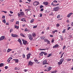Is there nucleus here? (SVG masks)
Here are the masks:
<instances>
[{"label":"nucleus","instance_id":"nucleus-1","mask_svg":"<svg viewBox=\"0 0 73 73\" xmlns=\"http://www.w3.org/2000/svg\"><path fill=\"white\" fill-rule=\"evenodd\" d=\"M64 61V58H61L60 60V61L58 62V64L60 66V65H61L62 64V62H63Z\"/></svg>","mask_w":73,"mask_h":73},{"label":"nucleus","instance_id":"nucleus-2","mask_svg":"<svg viewBox=\"0 0 73 73\" xmlns=\"http://www.w3.org/2000/svg\"><path fill=\"white\" fill-rule=\"evenodd\" d=\"M24 13L23 12H20V14L19 13H18V16L19 17H21V16H24Z\"/></svg>","mask_w":73,"mask_h":73},{"label":"nucleus","instance_id":"nucleus-3","mask_svg":"<svg viewBox=\"0 0 73 73\" xmlns=\"http://www.w3.org/2000/svg\"><path fill=\"white\" fill-rule=\"evenodd\" d=\"M39 4V2H37V1H35L33 3V4L34 6H36V5H37L38 4Z\"/></svg>","mask_w":73,"mask_h":73},{"label":"nucleus","instance_id":"nucleus-4","mask_svg":"<svg viewBox=\"0 0 73 73\" xmlns=\"http://www.w3.org/2000/svg\"><path fill=\"white\" fill-rule=\"evenodd\" d=\"M54 10L55 11H57L59 10V7H58L57 6L54 8Z\"/></svg>","mask_w":73,"mask_h":73},{"label":"nucleus","instance_id":"nucleus-5","mask_svg":"<svg viewBox=\"0 0 73 73\" xmlns=\"http://www.w3.org/2000/svg\"><path fill=\"white\" fill-rule=\"evenodd\" d=\"M11 36L13 37H16V38L19 37V36L18 35H14L13 34H12L11 35Z\"/></svg>","mask_w":73,"mask_h":73},{"label":"nucleus","instance_id":"nucleus-6","mask_svg":"<svg viewBox=\"0 0 73 73\" xmlns=\"http://www.w3.org/2000/svg\"><path fill=\"white\" fill-rule=\"evenodd\" d=\"M46 64H48V63H47L46 60H45L43 62V64L46 65Z\"/></svg>","mask_w":73,"mask_h":73},{"label":"nucleus","instance_id":"nucleus-7","mask_svg":"<svg viewBox=\"0 0 73 73\" xmlns=\"http://www.w3.org/2000/svg\"><path fill=\"white\" fill-rule=\"evenodd\" d=\"M27 14L28 16H30V15H31V11H27Z\"/></svg>","mask_w":73,"mask_h":73},{"label":"nucleus","instance_id":"nucleus-8","mask_svg":"<svg viewBox=\"0 0 73 73\" xmlns=\"http://www.w3.org/2000/svg\"><path fill=\"white\" fill-rule=\"evenodd\" d=\"M22 41H23V44L25 45H26V44H27V41L26 40L25 41L24 40H23Z\"/></svg>","mask_w":73,"mask_h":73},{"label":"nucleus","instance_id":"nucleus-9","mask_svg":"<svg viewBox=\"0 0 73 73\" xmlns=\"http://www.w3.org/2000/svg\"><path fill=\"white\" fill-rule=\"evenodd\" d=\"M11 60H12V57L9 58L7 60V62H10Z\"/></svg>","mask_w":73,"mask_h":73},{"label":"nucleus","instance_id":"nucleus-10","mask_svg":"<svg viewBox=\"0 0 73 73\" xmlns=\"http://www.w3.org/2000/svg\"><path fill=\"white\" fill-rule=\"evenodd\" d=\"M29 40H31V41H32V40H33V38L32 37V36H31V35H29Z\"/></svg>","mask_w":73,"mask_h":73},{"label":"nucleus","instance_id":"nucleus-11","mask_svg":"<svg viewBox=\"0 0 73 73\" xmlns=\"http://www.w3.org/2000/svg\"><path fill=\"white\" fill-rule=\"evenodd\" d=\"M33 63L31 61H30L29 62V65H30L31 66H32V65H33Z\"/></svg>","mask_w":73,"mask_h":73},{"label":"nucleus","instance_id":"nucleus-12","mask_svg":"<svg viewBox=\"0 0 73 73\" xmlns=\"http://www.w3.org/2000/svg\"><path fill=\"white\" fill-rule=\"evenodd\" d=\"M4 38H5V36H2L0 38V41H1V40H3V39H4Z\"/></svg>","mask_w":73,"mask_h":73},{"label":"nucleus","instance_id":"nucleus-13","mask_svg":"<svg viewBox=\"0 0 73 73\" xmlns=\"http://www.w3.org/2000/svg\"><path fill=\"white\" fill-rule=\"evenodd\" d=\"M72 15H73V13H71L67 16V17L69 18V17H70Z\"/></svg>","mask_w":73,"mask_h":73},{"label":"nucleus","instance_id":"nucleus-14","mask_svg":"<svg viewBox=\"0 0 73 73\" xmlns=\"http://www.w3.org/2000/svg\"><path fill=\"white\" fill-rule=\"evenodd\" d=\"M27 59H29L31 57V54H28L27 55Z\"/></svg>","mask_w":73,"mask_h":73},{"label":"nucleus","instance_id":"nucleus-15","mask_svg":"<svg viewBox=\"0 0 73 73\" xmlns=\"http://www.w3.org/2000/svg\"><path fill=\"white\" fill-rule=\"evenodd\" d=\"M43 4L45 5H48V2H43Z\"/></svg>","mask_w":73,"mask_h":73},{"label":"nucleus","instance_id":"nucleus-16","mask_svg":"<svg viewBox=\"0 0 73 73\" xmlns=\"http://www.w3.org/2000/svg\"><path fill=\"white\" fill-rule=\"evenodd\" d=\"M13 61H15V62H17V63H18L19 62V60L18 59H14L13 60Z\"/></svg>","mask_w":73,"mask_h":73},{"label":"nucleus","instance_id":"nucleus-17","mask_svg":"<svg viewBox=\"0 0 73 73\" xmlns=\"http://www.w3.org/2000/svg\"><path fill=\"white\" fill-rule=\"evenodd\" d=\"M34 61H35V62H36V63H37V64H39L40 63V62H38V60L36 59Z\"/></svg>","mask_w":73,"mask_h":73},{"label":"nucleus","instance_id":"nucleus-18","mask_svg":"<svg viewBox=\"0 0 73 73\" xmlns=\"http://www.w3.org/2000/svg\"><path fill=\"white\" fill-rule=\"evenodd\" d=\"M58 46V45L57 44H56L55 46H53V48H57Z\"/></svg>","mask_w":73,"mask_h":73},{"label":"nucleus","instance_id":"nucleus-19","mask_svg":"<svg viewBox=\"0 0 73 73\" xmlns=\"http://www.w3.org/2000/svg\"><path fill=\"white\" fill-rule=\"evenodd\" d=\"M40 38H41L42 40H44V38H45V36H41L40 37Z\"/></svg>","mask_w":73,"mask_h":73},{"label":"nucleus","instance_id":"nucleus-20","mask_svg":"<svg viewBox=\"0 0 73 73\" xmlns=\"http://www.w3.org/2000/svg\"><path fill=\"white\" fill-rule=\"evenodd\" d=\"M52 69V67H49L48 68V71H50Z\"/></svg>","mask_w":73,"mask_h":73},{"label":"nucleus","instance_id":"nucleus-21","mask_svg":"<svg viewBox=\"0 0 73 73\" xmlns=\"http://www.w3.org/2000/svg\"><path fill=\"white\" fill-rule=\"evenodd\" d=\"M34 20H35V19H32L30 21L31 23H33L34 22Z\"/></svg>","mask_w":73,"mask_h":73},{"label":"nucleus","instance_id":"nucleus-22","mask_svg":"<svg viewBox=\"0 0 73 73\" xmlns=\"http://www.w3.org/2000/svg\"><path fill=\"white\" fill-rule=\"evenodd\" d=\"M21 36H22V37H25V36H24V34H23L22 33H21L20 34Z\"/></svg>","mask_w":73,"mask_h":73},{"label":"nucleus","instance_id":"nucleus-23","mask_svg":"<svg viewBox=\"0 0 73 73\" xmlns=\"http://www.w3.org/2000/svg\"><path fill=\"white\" fill-rule=\"evenodd\" d=\"M32 35L33 37H35V36H36V33H33L32 34Z\"/></svg>","mask_w":73,"mask_h":73},{"label":"nucleus","instance_id":"nucleus-24","mask_svg":"<svg viewBox=\"0 0 73 73\" xmlns=\"http://www.w3.org/2000/svg\"><path fill=\"white\" fill-rule=\"evenodd\" d=\"M4 66V64L3 63H1L0 64V67H2Z\"/></svg>","mask_w":73,"mask_h":73},{"label":"nucleus","instance_id":"nucleus-25","mask_svg":"<svg viewBox=\"0 0 73 73\" xmlns=\"http://www.w3.org/2000/svg\"><path fill=\"white\" fill-rule=\"evenodd\" d=\"M18 41L19 42H21V39L20 38H19L18 39Z\"/></svg>","mask_w":73,"mask_h":73},{"label":"nucleus","instance_id":"nucleus-26","mask_svg":"<svg viewBox=\"0 0 73 73\" xmlns=\"http://www.w3.org/2000/svg\"><path fill=\"white\" fill-rule=\"evenodd\" d=\"M42 53L44 54V55H47V53H46L45 52H42Z\"/></svg>","mask_w":73,"mask_h":73},{"label":"nucleus","instance_id":"nucleus-27","mask_svg":"<svg viewBox=\"0 0 73 73\" xmlns=\"http://www.w3.org/2000/svg\"><path fill=\"white\" fill-rule=\"evenodd\" d=\"M61 17V16H60V15H58L57 16V19H60Z\"/></svg>","mask_w":73,"mask_h":73},{"label":"nucleus","instance_id":"nucleus-28","mask_svg":"<svg viewBox=\"0 0 73 73\" xmlns=\"http://www.w3.org/2000/svg\"><path fill=\"white\" fill-rule=\"evenodd\" d=\"M50 16H54L53 14V13L52 12L50 14H49Z\"/></svg>","mask_w":73,"mask_h":73},{"label":"nucleus","instance_id":"nucleus-29","mask_svg":"<svg viewBox=\"0 0 73 73\" xmlns=\"http://www.w3.org/2000/svg\"><path fill=\"white\" fill-rule=\"evenodd\" d=\"M57 73V70L51 72V73Z\"/></svg>","mask_w":73,"mask_h":73},{"label":"nucleus","instance_id":"nucleus-30","mask_svg":"<svg viewBox=\"0 0 73 73\" xmlns=\"http://www.w3.org/2000/svg\"><path fill=\"white\" fill-rule=\"evenodd\" d=\"M11 50H12L10 49H8V50H7V52H9Z\"/></svg>","mask_w":73,"mask_h":73},{"label":"nucleus","instance_id":"nucleus-31","mask_svg":"<svg viewBox=\"0 0 73 73\" xmlns=\"http://www.w3.org/2000/svg\"><path fill=\"white\" fill-rule=\"evenodd\" d=\"M40 55L41 56H43V53H42V52L41 53H40Z\"/></svg>","mask_w":73,"mask_h":73},{"label":"nucleus","instance_id":"nucleus-32","mask_svg":"<svg viewBox=\"0 0 73 73\" xmlns=\"http://www.w3.org/2000/svg\"><path fill=\"white\" fill-rule=\"evenodd\" d=\"M49 40L47 39H45L44 40V42H48Z\"/></svg>","mask_w":73,"mask_h":73},{"label":"nucleus","instance_id":"nucleus-33","mask_svg":"<svg viewBox=\"0 0 73 73\" xmlns=\"http://www.w3.org/2000/svg\"><path fill=\"white\" fill-rule=\"evenodd\" d=\"M40 50H46V49H39Z\"/></svg>","mask_w":73,"mask_h":73},{"label":"nucleus","instance_id":"nucleus-34","mask_svg":"<svg viewBox=\"0 0 73 73\" xmlns=\"http://www.w3.org/2000/svg\"><path fill=\"white\" fill-rule=\"evenodd\" d=\"M66 31V29H64L63 31H62V33H65Z\"/></svg>","mask_w":73,"mask_h":73},{"label":"nucleus","instance_id":"nucleus-35","mask_svg":"<svg viewBox=\"0 0 73 73\" xmlns=\"http://www.w3.org/2000/svg\"><path fill=\"white\" fill-rule=\"evenodd\" d=\"M22 56L23 57V58H25V54H23L22 55Z\"/></svg>","mask_w":73,"mask_h":73},{"label":"nucleus","instance_id":"nucleus-36","mask_svg":"<svg viewBox=\"0 0 73 73\" xmlns=\"http://www.w3.org/2000/svg\"><path fill=\"white\" fill-rule=\"evenodd\" d=\"M15 28H17V29H19V27L17 26H15Z\"/></svg>","mask_w":73,"mask_h":73},{"label":"nucleus","instance_id":"nucleus-37","mask_svg":"<svg viewBox=\"0 0 73 73\" xmlns=\"http://www.w3.org/2000/svg\"><path fill=\"white\" fill-rule=\"evenodd\" d=\"M53 3H57L58 2L57 1L55 0L53 1Z\"/></svg>","mask_w":73,"mask_h":73},{"label":"nucleus","instance_id":"nucleus-38","mask_svg":"<svg viewBox=\"0 0 73 73\" xmlns=\"http://www.w3.org/2000/svg\"><path fill=\"white\" fill-rule=\"evenodd\" d=\"M39 15H40V17H41L42 16V13H40L39 14Z\"/></svg>","mask_w":73,"mask_h":73},{"label":"nucleus","instance_id":"nucleus-39","mask_svg":"<svg viewBox=\"0 0 73 73\" xmlns=\"http://www.w3.org/2000/svg\"><path fill=\"white\" fill-rule=\"evenodd\" d=\"M64 52H63L61 55V56L60 57V58H62V56H63V55H64Z\"/></svg>","mask_w":73,"mask_h":73},{"label":"nucleus","instance_id":"nucleus-40","mask_svg":"<svg viewBox=\"0 0 73 73\" xmlns=\"http://www.w3.org/2000/svg\"><path fill=\"white\" fill-rule=\"evenodd\" d=\"M13 31V29H11L10 30V33H11Z\"/></svg>","mask_w":73,"mask_h":73},{"label":"nucleus","instance_id":"nucleus-41","mask_svg":"<svg viewBox=\"0 0 73 73\" xmlns=\"http://www.w3.org/2000/svg\"><path fill=\"white\" fill-rule=\"evenodd\" d=\"M52 56V54H49L48 56H47V57H50Z\"/></svg>","mask_w":73,"mask_h":73},{"label":"nucleus","instance_id":"nucleus-42","mask_svg":"<svg viewBox=\"0 0 73 73\" xmlns=\"http://www.w3.org/2000/svg\"><path fill=\"white\" fill-rule=\"evenodd\" d=\"M3 22L5 23H5H6V22L5 21V20H4L3 21Z\"/></svg>","mask_w":73,"mask_h":73},{"label":"nucleus","instance_id":"nucleus-43","mask_svg":"<svg viewBox=\"0 0 73 73\" xmlns=\"http://www.w3.org/2000/svg\"><path fill=\"white\" fill-rule=\"evenodd\" d=\"M49 28H50L49 27H47L46 28V30H49Z\"/></svg>","mask_w":73,"mask_h":73},{"label":"nucleus","instance_id":"nucleus-44","mask_svg":"<svg viewBox=\"0 0 73 73\" xmlns=\"http://www.w3.org/2000/svg\"><path fill=\"white\" fill-rule=\"evenodd\" d=\"M59 26H60V24H56L57 27H59Z\"/></svg>","mask_w":73,"mask_h":73},{"label":"nucleus","instance_id":"nucleus-45","mask_svg":"<svg viewBox=\"0 0 73 73\" xmlns=\"http://www.w3.org/2000/svg\"><path fill=\"white\" fill-rule=\"evenodd\" d=\"M43 7H44V6H43L42 5H41L40 7V9L42 8H43Z\"/></svg>","mask_w":73,"mask_h":73},{"label":"nucleus","instance_id":"nucleus-46","mask_svg":"<svg viewBox=\"0 0 73 73\" xmlns=\"http://www.w3.org/2000/svg\"><path fill=\"white\" fill-rule=\"evenodd\" d=\"M37 27V26H34L33 27V28H36Z\"/></svg>","mask_w":73,"mask_h":73},{"label":"nucleus","instance_id":"nucleus-47","mask_svg":"<svg viewBox=\"0 0 73 73\" xmlns=\"http://www.w3.org/2000/svg\"><path fill=\"white\" fill-rule=\"evenodd\" d=\"M24 19H25V18H23L21 19V21H24Z\"/></svg>","mask_w":73,"mask_h":73},{"label":"nucleus","instance_id":"nucleus-48","mask_svg":"<svg viewBox=\"0 0 73 73\" xmlns=\"http://www.w3.org/2000/svg\"><path fill=\"white\" fill-rule=\"evenodd\" d=\"M28 31V30L27 28H26L25 29V31H26V32H27V31Z\"/></svg>","mask_w":73,"mask_h":73},{"label":"nucleus","instance_id":"nucleus-49","mask_svg":"<svg viewBox=\"0 0 73 73\" xmlns=\"http://www.w3.org/2000/svg\"><path fill=\"white\" fill-rule=\"evenodd\" d=\"M47 44H50V41L49 40H48V41Z\"/></svg>","mask_w":73,"mask_h":73},{"label":"nucleus","instance_id":"nucleus-50","mask_svg":"<svg viewBox=\"0 0 73 73\" xmlns=\"http://www.w3.org/2000/svg\"><path fill=\"white\" fill-rule=\"evenodd\" d=\"M8 67L7 66H5V69H8Z\"/></svg>","mask_w":73,"mask_h":73},{"label":"nucleus","instance_id":"nucleus-51","mask_svg":"<svg viewBox=\"0 0 73 73\" xmlns=\"http://www.w3.org/2000/svg\"><path fill=\"white\" fill-rule=\"evenodd\" d=\"M70 28H71V27H68V28L67 29V30H68H68H69V29H70Z\"/></svg>","mask_w":73,"mask_h":73},{"label":"nucleus","instance_id":"nucleus-52","mask_svg":"<svg viewBox=\"0 0 73 73\" xmlns=\"http://www.w3.org/2000/svg\"><path fill=\"white\" fill-rule=\"evenodd\" d=\"M65 48H66V46H64L63 48V50L64 49H65Z\"/></svg>","mask_w":73,"mask_h":73},{"label":"nucleus","instance_id":"nucleus-53","mask_svg":"<svg viewBox=\"0 0 73 73\" xmlns=\"http://www.w3.org/2000/svg\"><path fill=\"white\" fill-rule=\"evenodd\" d=\"M28 71V70H26V69H25L24 70V71L25 72H27Z\"/></svg>","mask_w":73,"mask_h":73},{"label":"nucleus","instance_id":"nucleus-54","mask_svg":"<svg viewBox=\"0 0 73 73\" xmlns=\"http://www.w3.org/2000/svg\"><path fill=\"white\" fill-rule=\"evenodd\" d=\"M9 12H10L11 14H12L13 13V12H12L11 11H10Z\"/></svg>","mask_w":73,"mask_h":73},{"label":"nucleus","instance_id":"nucleus-55","mask_svg":"<svg viewBox=\"0 0 73 73\" xmlns=\"http://www.w3.org/2000/svg\"><path fill=\"white\" fill-rule=\"evenodd\" d=\"M14 21V19H12L11 20V22H13Z\"/></svg>","mask_w":73,"mask_h":73},{"label":"nucleus","instance_id":"nucleus-56","mask_svg":"<svg viewBox=\"0 0 73 73\" xmlns=\"http://www.w3.org/2000/svg\"><path fill=\"white\" fill-rule=\"evenodd\" d=\"M15 70H17V69H18V68H17V67H15Z\"/></svg>","mask_w":73,"mask_h":73},{"label":"nucleus","instance_id":"nucleus-57","mask_svg":"<svg viewBox=\"0 0 73 73\" xmlns=\"http://www.w3.org/2000/svg\"><path fill=\"white\" fill-rule=\"evenodd\" d=\"M70 60H71V59H68L67 60V61H70Z\"/></svg>","mask_w":73,"mask_h":73},{"label":"nucleus","instance_id":"nucleus-58","mask_svg":"<svg viewBox=\"0 0 73 73\" xmlns=\"http://www.w3.org/2000/svg\"><path fill=\"white\" fill-rule=\"evenodd\" d=\"M3 12H4V13H7V11H3Z\"/></svg>","mask_w":73,"mask_h":73},{"label":"nucleus","instance_id":"nucleus-59","mask_svg":"<svg viewBox=\"0 0 73 73\" xmlns=\"http://www.w3.org/2000/svg\"><path fill=\"white\" fill-rule=\"evenodd\" d=\"M19 22L18 21H17V22H16V24H19Z\"/></svg>","mask_w":73,"mask_h":73},{"label":"nucleus","instance_id":"nucleus-60","mask_svg":"<svg viewBox=\"0 0 73 73\" xmlns=\"http://www.w3.org/2000/svg\"><path fill=\"white\" fill-rule=\"evenodd\" d=\"M19 43H20V45H23V43H22V42H19Z\"/></svg>","mask_w":73,"mask_h":73},{"label":"nucleus","instance_id":"nucleus-61","mask_svg":"<svg viewBox=\"0 0 73 73\" xmlns=\"http://www.w3.org/2000/svg\"><path fill=\"white\" fill-rule=\"evenodd\" d=\"M40 11H44V9H43V8H42L41 9Z\"/></svg>","mask_w":73,"mask_h":73},{"label":"nucleus","instance_id":"nucleus-62","mask_svg":"<svg viewBox=\"0 0 73 73\" xmlns=\"http://www.w3.org/2000/svg\"><path fill=\"white\" fill-rule=\"evenodd\" d=\"M29 11V9H27L25 10V11Z\"/></svg>","mask_w":73,"mask_h":73},{"label":"nucleus","instance_id":"nucleus-63","mask_svg":"<svg viewBox=\"0 0 73 73\" xmlns=\"http://www.w3.org/2000/svg\"><path fill=\"white\" fill-rule=\"evenodd\" d=\"M62 53V51L60 52H59V54H61V53Z\"/></svg>","mask_w":73,"mask_h":73},{"label":"nucleus","instance_id":"nucleus-64","mask_svg":"<svg viewBox=\"0 0 73 73\" xmlns=\"http://www.w3.org/2000/svg\"><path fill=\"white\" fill-rule=\"evenodd\" d=\"M71 25L72 26H73V22L72 23Z\"/></svg>","mask_w":73,"mask_h":73}]
</instances>
